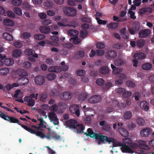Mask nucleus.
Returning a JSON list of instances; mask_svg holds the SVG:
<instances>
[{
  "label": "nucleus",
  "instance_id": "1",
  "mask_svg": "<svg viewBox=\"0 0 154 154\" xmlns=\"http://www.w3.org/2000/svg\"><path fill=\"white\" fill-rule=\"evenodd\" d=\"M87 132L85 133L86 136L99 140L98 143L99 145L100 144H104L106 142H110L112 141L110 140L112 139L111 138H108L107 136L101 134H98L95 133L91 128H88L87 129Z\"/></svg>",
  "mask_w": 154,
  "mask_h": 154
},
{
  "label": "nucleus",
  "instance_id": "2",
  "mask_svg": "<svg viewBox=\"0 0 154 154\" xmlns=\"http://www.w3.org/2000/svg\"><path fill=\"white\" fill-rule=\"evenodd\" d=\"M22 127L31 134H35L37 136L41 138H46L47 136L40 131H36L24 125H22Z\"/></svg>",
  "mask_w": 154,
  "mask_h": 154
},
{
  "label": "nucleus",
  "instance_id": "3",
  "mask_svg": "<svg viewBox=\"0 0 154 154\" xmlns=\"http://www.w3.org/2000/svg\"><path fill=\"white\" fill-rule=\"evenodd\" d=\"M0 117L5 120L10 122V123H17L21 126L22 125H23L20 123V121L17 118L14 117H11L8 115H6L2 112L0 114Z\"/></svg>",
  "mask_w": 154,
  "mask_h": 154
},
{
  "label": "nucleus",
  "instance_id": "4",
  "mask_svg": "<svg viewBox=\"0 0 154 154\" xmlns=\"http://www.w3.org/2000/svg\"><path fill=\"white\" fill-rule=\"evenodd\" d=\"M63 11L64 14L68 16L73 17L76 14V10L72 7H65Z\"/></svg>",
  "mask_w": 154,
  "mask_h": 154
},
{
  "label": "nucleus",
  "instance_id": "5",
  "mask_svg": "<svg viewBox=\"0 0 154 154\" xmlns=\"http://www.w3.org/2000/svg\"><path fill=\"white\" fill-rule=\"evenodd\" d=\"M48 117L51 122H52L54 125H57L59 123L58 119L56 114L54 112H50Z\"/></svg>",
  "mask_w": 154,
  "mask_h": 154
},
{
  "label": "nucleus",
  "instance_id": "6",
  "mask_svg": "<svg viewBox=\"0 0 154 154\" xmlns=\"http://www.w3.org/2000/svg\"><path fill=\"white\" fill-rule=\"evenodd\" d=\"M70 112L72 113H75L77 116L80 115V111L79 107L77 105H72L69 108Z\"/></svg>",
  "mask_w": 154,
  "mask_h": 154
},
{
  "label": "nucleus",
  "instance_id": "7",
  "mask_svg": "<svg viewBox=\"0 0 154 154\" xmlns=\"http://www.w3.org/2000/svg\"><path fill=\"white\" fill-rule=\"evenodd\" d=\"M34 80L35 83L37 85H42L45 82L44 77L41 75H38L36 77Z\"/></svg>",
  "mask_w": 154,
  "mask_h": 154
},
{
  "label": "nucleus",
  "instance_id": "8",
  "mask_svg": "<svg viewBox=\"0 0 154 154\" xmlns=\"http://www.w3.org/2000/svg\"><path fill=\"white\" fill-rule=\"evenodd\" d=\"M122 152L123 153H133L134 151L132 150L128 145L124 143L122 147L120 148Z\"/></svg>",
  "mask_w": 154,
  "mask_h": 154
},
{
  "label": "nucleus",
  "instance_id": "9",
  "mask_svg": "<svg viewBox=\"0 0 154 154\" xmlns=\"http://www.w3.org/2000/svg\"><path fill=\"white\" fill-rule=\"evenodd\" d=\"M72 96V93L68 91L62 93L60 98L64 100H68L70 99Z\"/></svg>",
  "mask_w": 154,
  "mask_h": 154
},
{
  "label": "nucleus",
  "instance_id": "10",
  "mask_svg": "<svg viewBox=\"0 0 154 154\" xmlns=\"http://www.w3.org/2000/svg\"><path fill=\"white\" fill-rule=\"evenodd\" d=\"M101 99V97L100 95H95L89 99L88 102L91 103H96L100 101Z\"/></svg>",
  "mask_w": 154,
  "mask_h": 154
},
{
  "label": "nucleus",
  "instance_id": "11",
  "mask_svg": "<svg viewBox=\"0 0 154 154\" xmlns=\"http://www.w3.org/2000/svg\"><path fill=\"white\" fill-rule=\"evenodd\" d=\"M46 138L48 139L53 138L58 140L60 139V136L54 131H49L47 133Z\"/></svg>",
  "mask_w": 154,
  "mask_h": 154
},
{
  "label": "nucleus",
  "instance_id": "12",
  "mask_svg": "<svg viewBox=\"0 0 154 154\" xmlns=\"http://www.w3.org/2000/svg\"><path fill=\"white\" fill-rule=\"evenodd\" d=\"M77 123V121L75 120L70 119L67 120L66 122V125L70 128L75 129Z\"/></svg>",
  "mask_w": 154,
  "mask_h": 154
},
{
  "label": "nucleus",
  "instance_id": "13",
  "mask_svg": "<svg viewBox=\"0 0 154 154\" xmlns=\"http://www.w3.org/2000/svg\"><path fill=\"white\" fill-rule=\"evenodd\" d=\"M151 130L149 128H146L141 130L140 132V134L142 137H147L151 133Z\"/></svg>",
  "mask_w": 154,
  "mask_h": 154
},
{
  "label": "nucleus",
  "instance_id": "14",
  "mask_svg": "<svg viewBox=\"0 0 154 154\" xmlns=\"http://www.w3.org/2000/svg\"><path fill=\"white\" fill-rule=\"evenodd\" d=\"M150 33L149 29H143L141 30L139 33V37L145 38L148 36Z\"/></svg>",
  "mask_w": 154,
  "mask_h": 154
},
{
  "label": "nucleus",
  "instance_id": "15",
  "mask_svg": "<svg viewBox=\"0 0 154 154\" xmlns=\"http://www.w3.org/2000/svg\"><path fill=\"white\" fill-rule=\"evenodd\" d=\"M117 55L116 52L114 51H108L106 54V57L108 59H112L115 57Z\"/></svg>",
  "mask_w": 154,
  "mask_h": 154
},
{
  "label": "nucleus",
  "instance_id": "16",
  "mask_svg": "<svg viewBox=\"0 0 154 154\" xmlns=\"http://www.w3.org/2000/svg\"><path fill=\"white\" fill-rule=\"evenodd\" d=\"M140 106L141 109L146 111H148L149 109L148 103L146 101H141L140 104Z\"/></svg>",
  "mask_w": 154,
  "mask_h": 154
},
{
  "label": "nucleus",
  "instance_id": "17",
  "mask_svg": "<svg viewBox=\"0 0 154 154\" xmlns=\"http://www.w3.org/2000/svg\"><path fill=\"white\" fill-rule=\"evenodd\" d=\"M39 30L42 33L48 34L50 32L51 29L48 26H41L40 27Z\"/></svg>",
  "mask_w": 154,
  "mask_h": 154
},
{
  "label": "nucleus",
  "instance_id": "18",
  "mask_svg": "<svg viewBox=\"0 0 154 154\" xmlns=\"http://www.w3.org/2000/svg\"><path fill=\"white\" fill-rule=\"evenodd\" d=\"M18 81L20 84V85H24L28 83L29 80L27 77H23L18 79Z\"/></svg>",
  "mask_w": 154,
  "mask_h": 154
},
{
  "label": "nucleus",
  "instance_id": "19",
  "mask_svg": "<svg viewBox=\"0 0 154 154\" xmlns=\"http://www.w3.org/2000/svg\"><path fill=\"white\" fill-rule=\"evenodd\" d=\"M48 71L50 72L58 73L61 72V69L59 66H52L48 68Z\"/></svg>",
  "mask_w": 154,
  "mask_h": 154
},
{
  "label": "nucleus",
  "instance_id": "20",
  "mask_svg": "<svg viewBox=\"0 0 154 154\" xmlns=\"http://www.w3.org/2000/svg\"><path fill=\"white\" fill-rule=\"evenodd\" d=\"M146 55L143 53L139 52L136 53L134 56V57L136 59L138 60H142L145 58L146 57Z\"/></svg>",
  "mask_w": 154,
  "mask_h": 154
},
{
  "label": "nucleus",
  "instance_id": "21",
  "mask_svg": "<svg viewBox=\"0 0 154 154\" xmlns=\"http://www.w3.org/2000/svg\"><path fill=\"white\" fill-rule=\"evenodd\" d=\"M152 8L150 7H146L140 9L139 10V12L140 14L142 15L146 12H152Z\"/></svg>",
  "mask_w": 154,
  "mask_h": 154
},
{
  "label": "nucleus",
  "instance_id": "22",
  "mask_svg": "<svg viewBox=\"0 0 154 154\" xmlns=\"http://www.w3.org/2000/svg\"><path fill=\"white\" fill-rule=\"evenodd\" d=\"M88 96V94L85 92L81 93L79 95L78 100L80 101H83L85 100Z\"/></svg>",
  "mask_w": 154,
  "mask_h": 154
},
{
  "label": "nucleus",
  "instance_id": "23",
  "mask_svg": "<svg viewBox=\"0 0 154 154\" xmlns=\"http://www.w3.org/2000/svg\"><path fill=\"white\" fill-rule=\"evenodd\" d=\"M99 72L101 74H106L108 73L109 69L106 66H103L100 69Z\"/></svg>",
  "mask_w": 154,
  "mask_h": 154
},
{
  "label": "nucleus",
  "instance_id": "24",
  "mask_svg": "<svg viewBox=\"0 0 154 154\" xmlns=\"http://www.w3.org/2000/svg\"><path fill=\"white\" fill-rule=\"evenodd\" d=\"M3 23L7 26H13L14 25V23L13 21L10 19H6L3 20Z\"/></svg>",
  "mask_w": 154,
  "mask_h": 154
},
{
  "label": "nucleus",
  "instance_id": "25",
  "mask_svg": "<svg viewBox=\"0 0 154 154\" xmlns=\"http://www.w3.org/2000/svg\"><path fill=\"white\" fill-rule=\"evenodd\" d=\"M4 63L6 66H10L14 64V60L11 58H7L5 59Z\"/></svg>",
  "mask_w": 154,
  "mask_h": 154
},
{
  "label": "nucleus",
  "instance_id": "26",
  "mask_svg": "<svg viewBox=\"0 0 154 154\" xmlns=\"http://www.w3.org/2000/svg\"><path fill=\"white\" fill-rule=\"evenodd\" d=\"M51 110L58 113H61L62 112V110L61 109H58V106L57 105L55 104L53 105L51 107Z\"/></svg>",
  "mask_w": 154,
  "mask_h": 154
},
{
  "label": "nucleus",
  "instance_id": "27",
  "mask_svg": "<svg viewBox=\"0 0 154 154\" xmlns=\"http://www.w3.org/2000/svg\"><path fill=\"white\" fill-rule=\"evenodd\" d=\"M39 100L41 101L44 102L46 100V99L48 97V95L46 92L42 93L39 95Z\"/></svg>",
  "mask_w": 154,
  "mask_h": 154
},
{
  "label": "nucleus",
  "instance_id": "28",
  "mask_svg": "<svg viewBox=\"0 0 154 154\" xmlns=\"http://www.w3.org/2000/svg\"><path fill=\"white\" fill-rule=\"evenodd\" d=\"M18 75L20 76H25L28 75L27 72L23 69H19L17 71Z\"/></svg>",
  "mask_w": 154,
  "mask_h": 154
},
{
  "label": "nucleus",
  "instance_id": "29",
  "mask_svg": "<svg viewBox=\"0 0 154 154\" xmlns=\"http://www.w3.org/2000/svg\"><path fill=\"white\" fill-rule=\"evenodd\" d=\"M85 53L83 51H79L75 54V57L77 59L82 58L84 57Z\"/></svg>",
  "mask_w": 154,
  "mask_h": 154
},
{
  "label": "nucleus",
  "instance_id": "30",
  "mask_svg": "<svg viewBox=\"0 0 154 154\" xmlns=\"http://www.w3.org/2000/svg\"><path fill=\"white\" fill-rule=\"evenodd\" d=\"M3 37L8 41H11L13 39V37L8 32H5L3 34Z\"/></svg>",
  "mask_w": 154,
  "mask_h": 154
},
{
  "label": "nucleus",
  "instance_id": "31",
  "mask_svg": "<svg viewBox=\"0 0 154 154\" xmlns=\"http://www.w3.org/2000/svg\"><path fill=\"white\" fill-rule=\"evenodd\" d=\"M152 64L149 63H146L143 64L142 66V69L146 70L150 69L152 67Z\"/></svg>",
  "mask_w": 154,
  "mask_h": 154
},
{
  "label": "nucleus",
  "instance_id": "32",
  "mask_svg": "<svg viewBox=\"0 0 154 154\" xmlns=\"http://www.w3.org/2000/svg\"><path fill=\"white\" fill-rule=\"evenodd\" d=\"M76 129L77 132L78 133H81L83 132V131L84 130V126L82 124L76 125L75 126V128Z\"/></svg>",
  "mask_w": 154,
  "mask_h": 154
},
{
  "label": "nucleus",
  "instance_id": "33",
  "mask_svg": "<svg viewBox=\"0 0 154 154\" xmlns=\"http://www.w3.org/2000/svg\"><path fill=\"white\" fill-rule=\"evenodd\" d=\"M112 103H115L116 104L118 107L121 109L124 108L126 106V105L124 103L121 102H118L116 100H114L112 101Z\"/></svg>",
  "mask_w": 154,
  "mask_h": 154
},
{
  "label": "nucleus",
  "instance_id": "34",
  "mask_svg": "<svg viewBox=\"0 0 154 154\" xmlns=\"http://www.w3.org/2000/svg\"><path fill=\"white\" fill-rule=\"evenodd\" d=\"M70 40L71 41H72L73 43L75 44H78L81 41L80 39L79 38L78 36H75L72 37L70 39Z\"/></svg>",
  "mask_w": 154,
  "mask_h": 154
},
{
  "label": "nucleus",
  "instance_id": "35",
  "mask_svg": "<svg viewBox=\"0 0 154 154\" xmlns=\"http://www.w3.org/2000/svg\"><path fill=\"white\" fill-rule=\"evenodd\" d=\"M50 93L51 96L55 97L58 96L59 95V92L57 89H53L51 90Z\"/></svg>",
  "mask_w": 154,
  "mask_h": 154
},
{
  "label": "nucleus",
  "instance_id": "36",
  "mask_svg": "<svg viewBox=\"0 0 154 154\" xmlns=\"http://www.w3.org/2000/svg\"><path fill=\"white\" fill-rule=\"evenodd\" d=\"M9 69L7 68H4L0 69V74L3 75H6L9 72Z\"/></svg>",
  "mask_w": 154,
  "mask_h": 154
},
{
  "label": "nucleus",
  "instance_id": "37",
  "mask_svg": "<svg viewBox=\"0 0 154 154\" xmlns=\"http://www.w3.org/2000/svg\"><path fill=\"white\" fill-rule=\"evenodd\" d=\"M22 54V52L20 49H15L13 52V55L15 57H20Z\"/></svg>",
  "mask_w": 154,
  "mask_h": 154
},
{
  "label": "nucleus",
  "instance_id": "38",
  "mask_svg": "<svg viewBox=\"0 0 154 154\" xmlns=\"http://www.w3.org/2000/svg\"><path fill=\"white\" fill-rule=\"evenodd\" d=\"M68 33L70 36H76L79 33L78 31L75 29L69 30Z\"/></svg>",
  "mask_w": 154,
  "mask_h": 154
},
{
  "label": "nucleus",
  "instance_id": "39",
  "mask_svg": "<svg viewBox=\"0 0 154 154\" xmlns=\"http://www.w3.org/2000/svg\"><path fill=\"white\" fill-rule=\"evenodd\" d=\"M22 6L23 8L26 10H30L32 8L31 5L27 2H23Z\"/></svg>",
  "mask_w": 154,
  "mask_h": 154
},
{
  "label": "nucleus",
  "instance_id": "40",
  "mask_svg": "<svg viewBox=\"0 0 154 154\" xmlns=\"http://www.w3.org/2000/svg\"><path fill=\"white\" fill-rule=\"evenodd\" d=\"M132 115V114L131 111H127L124 113V117L126 119H128L131 118Z\"/></svg>",
  "mask_w": 154,
  "mask_h": 154
},
{
  "label": "nucleus",
  "instance_id": "41",
  "mask_svg": "<svg viewBox=\"0 0 154 154\" xmlns=\"http://www.w3.org/2000/svg\"><path fill=\"white\" fill-rule=\"evenodd\" d=\"M118 25L117 23H111L108 25V27L110 29H115L116 28Z\"/></svg>",
  "mask_w": 154,
  "mask_h": 154
},
{
  "label": "nucleus",
  "instance_id": "42",
  "mask_svg": "<svg viewBox=\"0 0 154 154\" xmlns=\"http://www.w3.org/2000/svg\"><path fill=\"white\" fill-rule=\"evenodd\" d=\"M112 86V84L111 82H107L103 86V89L104 90H108Z\"/></svg>",
  "mask_w": 154,
  "mask_h": 154
},
{
  "label": "nucleus",
  "instance_id": "43",
  "mask_svg": "<svg viewBox=\"0 0 154 154\" xmlns=\"http://www.w3.org/2000/svg\"><path fill=\"white\" fill-rule=\"evenodd\" d=\"M45 36L42 34H35L34 35V37L36 39L42 40L45 38Z\"/></svg>",
  "mask_w": 154,
  "mask_h": 154
},
{
  "label": "nucleus",
  "instance_id": "44",
  "mask_svg": "<svg viewBox=\"0 0 154 154\" xmlns=\"http://www.w3.org/2000/svg\"><path fill=\"white\" fill-rule=\"evenodd\" d=\"M14 11L17 15L21 16L22 14V11L20 8L18 7H15L14 8Z\"/></svg>",
  "mask_w": 154,
  "mask_h": 154
},
{
  "label": "nucleus",
  "instance_id": "45",
  "mask_svg": "<svg viewBox=\"0 0 154 154\" xmlns=\"http://www.w3.org/2000/svg\"><path fill=\"white\" fill-rule=\"evenodd\" d=\"M145 41L142 39H140L138 40L136 43L137 46L138 47H143Z\"/></svg>",
  "mask_w": 154,
  "mask_h": 154
},
{
  "label": "nucleus",
  "instance_id": "46",
  "mask_svg": "<svg viewBox=\"0 0 154 154\" xmlns=\"http://www.w3.org/2000/svg\"><path fill=\"white\" fill-rule=\"evenodd\" d=\"M47 77L48 80L51 81L55 78L56 75L54 73H50L47 75Z\"/></svg>",
  "mask_w": 154,
  "mask_h": 154
},
{
  "label": "nucleus",
  "instance_id": "47",
  "mask_svg": "<svg viewBox=\"0 0 154 154\" xmlns=\"http://www.w3.org/2000/svg\"><path fill=\"white\" fill-rule=\"evenodd\" d=\"M22 2V0H13L12 1V4L16 6H18L21 5Z\"/></svg>",
  "mask_w": 154,
  "mask_h": 154
},
{
  "label": "nucleus",
  "instance_id": "48",
  "mask_svg": "<svg viewBox=\"0 0 154 154\" xmlns=\"http://www.w3.org/2000/svg\"><path fill=\"white\" fill-rule=\"evenodd\" d=\"M124 143H125L129 146L132 141V140L129 138H125L123 139Z\"/></svg>",
  "mask_w": 154,
  "mask_h": 154
},
{
  "label": "nucleus",
  "instance_id": "49",
  "mask_svg": "<svg viewBox=\"0 0 154 154\" xmlns=\"http://www.w3.org/2000/svg\"><path fill=\"white\" fill-rule=\"evenodd\" d=\"M76 74L79 76H84L85 74V71L83 69H79L76 71Z\"/></svg>",
  "mask_w": 154,
  "mask_h": 154
},
{
  "label": "nucleus",
  "instance_id": "50",
  "mask_svg": "<svg viewBox=\"0 0 154 154\" xmlns=\"http://www.w3.org/2000/svg\"><path fill=\"white\" fill-rule=\"evenodd\" d=\"M111 128L107 124H105L103 127V129L107 132H110L111 130Z\"/></svg>",
  "mask_w": 154,
  "mask_h": 154
},
{
  "label": "nucleus",
  "instance_id": "51",
  "mask_svg": "<svg viewBox=\"0 0 154 154\" xmlns=\"http://www.w3.org/2000/svg\"><path fill=\"white\" fill-rule=\"evenodd\" d=\"M88 32L86 30H83L80 32V35L81 37L84 38L88 35Z\"/></svg>",
  "mask_w": 154,
  "mask_h": 154
},
{
  "label": "nucleus",
  "instance_id": "52",
  "mask_svg": "<svg viewBox=\"0 0 154 154\" xmlns=\"http://www.w3.org/2000/svg\"><path fill=\"white\" fill-rule=\"evenodd\" d=\"M96 19L99 24H105L107 23L106 21L100 19L99 17H96Z\"/></svg>",
  "mask_w": 154,
  "mask_h": 154
},
{
  "label": "nucleus",
  "instance_id": "53",
  "mask_svg": "<svg viewBox=\"0 0 154 154\" xmlns=\"http://www.w3.org/2000/svg\"><path fill=\"white\" fill-rule=\"evenodd\" d=\"M114 64L117 66H119L123 63V61L120 59L116 60L114 61Z\"/></svg>",
  "mask_w": 154,
  "mask_h": 154
},
{
  "label": "nucleus",
  "instance_id": "54",
  "mask_svg": "<svg viewBox=\"0 0 154 154\" xmlns=\"http://www.w3.org/2000/svg\"><path fill=\"white\" fill-rule=\"evenodd\" d=\"M122 68L117 67L113 71V73L115 75L118 74L122 72Z\"/></svg>",
  "mask_w": 154,
  "mask_h": 154
},
{
  "label": "nucleus",
  "instance_id": "55",
  "mask_svg": "<svg viewBox=\"0 0 154 154\" xmlns=\"http://www.w3.org/2000/svg\"><path fill=\"white\" fill-rule=\"evenodd\" d=\"M25 53L26 55L30 56L32 54L33 51L31 49H26L25 51Z\"/></svg>",
  "mask_w": 154,
  "mask_h": 154
},
{
  "label": "nucleus",
  "instance_id": "56",
  "mask_svg": "<svg viewBox=\"0 0 154 154\" xmlns=\"http://www.w3.org/2000/svg\"><path fill=\"white\" fill-rule=\"evenodd\" d=\"M96 83L99 85H102L104 82V80L102 78H99L96 80Z\"/></svg>",
  "mask_w": 154,
  "mask_h": 154
},
{
  "label": "nucleus",
  "instance_id": "57",
  "mask_svg": "<svg viewBox=\"0 0 154 154\" xmlns=\"http://www.w3.org/2000/svg\"><path fill=\"white\" fill-rule=\"evenodd\" d=\"M131 95V93L129 91H125L123 93V97L124 98H127L129 97Z\"/></svg>",
  "mask_w": 154,
  "mask_h": 154
},
{
  "label": "nucleus",
  "instance_id": "58",
  "mask_svg": "<svg viewBox=\"0 0 154 154\" xmlns=\"http://www.w3.org/2000/svg\"><path fill=\"white\" fill-rule=\"evenodd\" d=\"M139 146L140 148L144 150H148L149 149L148 146L144 143H140Z\"/></svg>",
  "mask_w": 154,
  "mask_h": 154
},
{
  "label": "nucleus",
  "instance_id": "59",
  "mask_svg": "<svg viewBox=\"0 0 154 154\" xmlns=\"http://www.w3.org/2000/svg\"><path fill=\"white\" fill-rule=\"evenodd\" d=\"M69 24L67 25V26H73L75 27L78 26V23L75 21H70L69 23Z\"/></svg>",
  "mask_w": 154,
  "mask_h": 154
},
{
  "label": "nucleus",
  "instance_id": "60",
  "mask_svg": "<svg viewBox=\"0 0 154 154\" xmlns=\"http://www.w3.org/2000/svg\"><path fill=\"white\" fill-rule=\"evenodd\" d=\"M137 123L140 125H143L144 123V120L142 118H138L137 119Z\"/></svg>",
  "mask_w": 154,
  "mask_h": 154
},
{
  "label": "nucleus",
  "instance_id": "61",
  "mask_svg": "<svg viewBox=\"0 0 154 154\" xmlns=\"http://www.w3.org/2000/svg\"><path fill=\"white\" fill-rule=\"evenodd\" d=\"M22 37L24 39H28L31 36V34L27 32H24L22 34Z\"/></svg>",
  "mask_w": 154,
  "mask_h": 154
},
{
  "label": "nucleus",
  "instance_id": "62",
  "mask_svg": "<svg viewBox=\"0 0 154 154\" xmlns=\"http://www.w3.org/2000/svg\"><path fill=\"white\" fill-rule=\"evenodd\" d=\"M105 51L103 50H97L96 51V54L98 56H101L103 55Z\"/></svg>",
  "mask_w": 154,
  "mask_h": 154
},
{
  "label": "nucleus",
  "instance_id": "63",
  "mask_svg": "<svg viewBox=\"0 0 154 154\" xmlns=\"http://www.w3.org/2000/svg\"><path fill=\"white\" fill-rule=\"evenodd\" d=\"M63 47L69 49L71 48L73 46V44L71 43H65L63 44Z\"/></svg>",
  "mask_w": 154,
  "mask_h": 154
},
{
  "label": "nucleus",
  "instance_id": "64",
  "mask_svg": "<svg viewBox=\"0 0 154 154\" xmlns=\"http://www.w3.org/2000/svg\"><path fill=\"white\" fill-rule=\"evenodd\" d=\"M105 46V45L103 42H100L97 44V47L98 49H103Z\"/></svg>",
  "mask_w": 154,
  "mask_h": 154
}]
</instances>
